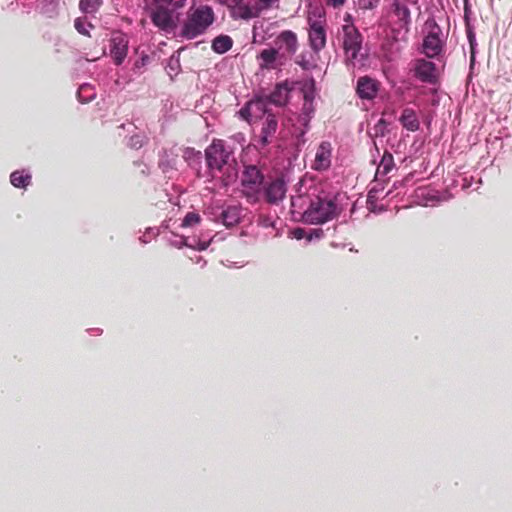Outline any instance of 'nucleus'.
I'll return each instance as SVG.
<instances>
[{
  "label": "nucleus",
  "instance_id": "393cba45",
  "mask_svg": "<svg viewBox=\"0 0 512 512\" xmlns=\"http://www.w3.org/2000/svg\"><path fill=\"white\" fill-rule=\"evenodd\" d=\"M11 184L17 188H26L31 182V175L24 171H14L10 176Z\"/></svg>",
  "mask_w": 512,
  "mask_h": 512
},
{
  "label": "nucleus",
  "instance_id": "a878e982",
  "mask_svg": "<svg viewBox=\"0 0 512 512\" xmlns=\"http://www.w3.org/2000/svg\"><path fill=\"white\" fill-rule=\"evenodd\" d=\"M303 98L304 100H314L316 94V82L314 78H309L304 81L302 86Z\"/></svg>",
  "mask_w": 512,
  "mask_h": 512
},
{
  "label": "nucleus",
  "instance_id": "2f4dec72",
  "mask_svg": "<svg viewBox=\"0 0 512 512\" xmlns=\"http://www.w3.org/2000/svg\"><path fill=\"white\" fill-rule=\"evenodd\" d=\"M201 220V217L199 214L194 212H189L186 214V216L183 219L182 226L183 227H190L198 224Z\"/></svg>",
  "mask_w": 512,
  "mask_h": 512
},
{
  "label": "nucleus",
  "instance_id": "c756f323",
  "mask_svg": "<svg viewBox=\"0 0 512 512\" xmlns=\"http://www.w3.org/2000/svg\"><path fill=\"white\" fill-rule=\"evenodd\" d=\"M381 0H357L356 5L358 9L367 11L376 9Z\"/></svg>",
  "mask_w": 512,
  "mask_h": 512
},
{
  "label": "nucleus",
  "instance_id": "bb28decb",
  "mask_svg": "<svg viewBox=\"0 0 512 512\" xmlns=\"http://www.w3.org/2000/svg\"><path fill=\"white\" fill-rule=\"evenodd\" d=\"M103 0H80L79 8L84 13H95L99 10Z\"/></svg>",
  "mask_w": 512,
  "mask_h": 512
},
{
  "label": "nucleus",
  "instance_id": "7ed1b4c3",
  "mask_svg": "<svg viewBox=\"0 0 512 512\" xmlns=\"http://www.w3.org/2000/svg\"><path fill=\"white\" fill-rule=\"evenodd\" d=\"M215 21L213 9L208 5L191 7L181 28V36L194 39L204 34Z\"/></svg>",
  "mask_w": 512,
  "mask_h": 512
},
{
  "label": "nucleus",
  "instance_id": "1a4fd4ad",
  "mask_svg": "<svg viewBox=\"0 0 512 512\" xmlns=\"http://www.w3.org/2000/svg\"><path fill=\"white\" fill-rule=\"evenodd\" d=\"M265 201L271 205L280 204L287 193V184L282 176L271 178L262 188Z\"/></svg>",
  "mask_w": 512,
  "mask_h": 512
},
{
  "label": "nucleus",
  "instance_id": "6e6552de",
  "mask_svg": "<svg viewBox=\"0 0 512 512\" xmlns=\"http://www.w3.org/2000/svg\"><path fill=\"white\" fill-rule=\"evenodd\" d=\"M316 12L318 13L317 19H313L311 15L308 16V40L313 52L319 53L326 47V20L319 9L313 11V14L316 15Z\"/></svg>",
  "mask_w": 512,
  "mask_h": 512
},
{
  "label": "nucleus",
  "instance_id": "423d86ee",
  "mask_svg": "<svg viewBox=\"0 0 512 512\" xmlns=\"http://www.w3.org/2000/svg\"><path fill=\"white\" fill-rule=\"evenodd\" d=\"M426 26L428 33L423 39L422 52L428 58H438L444 52L446 45L445 37L441 27L435 20H428Z\"/></svg>",
  "mask_w": 512,
  "mask_h": 512
},
{
  "label": "nucleus",
  "instance_id": "20e7f679",
  "mask_svg": "<svg viewBox=\"0 0 512 512\" xmlns=\"http://www.w3.org/2000/svg\"><path fill=\"white\" fill-rule=\"evenodd\" d=\"M264 183V175L256 165H247L241 177L242 194L250 203L259 201L261 186Z\"/></svg>",
  "mask_w": 512,
  "mask_h": 512
},
{
  "label": "nucleus",
  "instance_id": "4468645a",
  "mask_svg": "<svg viewBox=\"0 0 512 512\" xmlns=\"http://www.w3.org/2000/svg\"><path fill=\"white\" fill-rule=\"evenodd\" d=\"M332 150L333 148L330 142H321L317 148L312 169L316 171L328 170L331 166Z\"/></svg>",
  "mask_w": 512,
  "mask_h": 512
},
{
  "label": "nucleus",
  "instance_id": "9d476101",
  "mask_svg": "<svg viewBox=\"0 0 512 512\" xmlns=\"http://www.w3.org/2000/svg\"><path fill=\"white\" fill-rule=\"evenodd\" d=\"M274 45L281 57H292L299 48L298 36L292 30H283L275 37Z\"/></svg>",
  "mask_w": 512,
  "mask_h": 512
},
{
  "label": "nucleus",
  "instance_id": "473e14b6",
  "mask_svg": "<svg viewBox=\"0 0 512 512\" xmlns=\"http://www.w3.org/2000/svg\"><path fill=\"white\" fill-rule=\"evenodd\" d=\"M279 1L280 0H257V2L255 4L263 12V11L270 10V9H272L274 7H277Z\"/></svg>",
  "mask_w": 512,
  "mask_h": 512
},
{
  "label": "nucleus",
  "instance_id": "f8f14e48",
  "mask_svg": "<svg viewBox=\"0 0 512 512\" xmlns=\"http://www.w3.org/2000/svg\"><path fill=\"white\" fill-rule=\"evenodd\" d=\"M381 83L370 76H361L357 79L356 94L362 100H373L376 98Z\"/></svg>",
  "mask_w": 512,
  "mask_h": 512
},
{
  "label": "nucleus",
  "instance_id": "2eb2a0df",
  "mask_svg": "<svg viewBox=\"0 0 512 512\" xmlns=\"http://www.w3.org/2000/svg\"><path fill=\"white\" fill-rule=\"evenodd\" d=\"M128 41L123 35L114 36L111 39L110 55L116 65H120L127 56Z\"/></svg>",
  "mask_w": 512,
  "mask_h": 512
},
{
  "label": "nucleus",
  "instance_id": "ea45409f",
  "mask_svg": "<svg viewBox=\"0 0 512 512\" xmlns=\"http://www.w3.org/2000/svg\"><path fill=\"white\" fill-rule=\"evenodd\" d=\"M206 247H207V245H205V244H204V245L201 247V250H205V249H206Z\"/></svg>",
  "mask_w": 512,
  "mask_h": 512
},
{
  "label": "nucleus",
  "instance_id": "72a5a7b5",
  "mask_svg": "<svg viewBox=\"0 0 512 512\" xmlns=\"http://www.w3.org/2000/svg\"><path fill=\"white\" fill-rule=\"evenodd\" d=\"M315 108H314V100H304L302 112L306 116V120L308 121L311 116L314 114Z\"/></svg>",
  "mask_w": 512,
  "mask_h": 512
},
{
  "label": "nucleus",
  "instance_id": "4c0bfd02",
  "mask_svg": "<svg viewBox=\"0 0 512 512\" xmlns=\"http://www.w3.org/2000/svg\"><path fill=\"white\" fill-rule=\"evenodd\" d=\"M303 232H304V231H303L302 229H296L294 233H295V236H296L298 239H300V238L302 237Z\"/></svg>",
  "mask_w": 512,
  "mask_h": 512
},
{
  "label": "nucleus",
  "instance_id": "e433bc0d",
  "mask_svg": "<svg viewBox=\"0 0 512 512\" xmlns=\"http://www.w3.org/2000/svg\"><path fill=\"white\" fill-rule=\"evenodd\" d=\"M346 0H328L330 4H332L334 7H338L344 4Z\"/></svg>",
  "mask_w": 512,
  "mask_h": 512
},
{
  "label": "nucleus",
  "instance_id": "aec40b11",
  "mask_svg": "<svg viewBox=\"0 0 512 512\" xmlns=\"http://www.w3.org/2000/svg\"><path fill=\"white\" fill-rule=\"evenodd\" d=\"M241 217V210L237 206H228L220 214V220L226 227L236 225Z\"/></svg>",
  "mask_w": 512,
  "mask_h": 512
},
{
  "label": "nucleus",
  "instance_id": "6ab92c4d",
  "mask_svg": "<svg viewBox=\"0 0 512 512\" xmlns=\"http://www.w3.org/2000/svg\"><path fill=\"white\" fill-rule=\"evenodd\" d=\"M399 122L406 130L415 132L420 128V121L417 117L416 112L412 108L403 109Z\"/></svg>",
  "mask_w": 512,
  "mask_h": 512
},
{
  "label": "nucleus",
  "instance_id": "ddd939ff",
  "mask_svg": "<svg viewBox=\"0 0 512 512\" xmlns=\"http://www.w3.org/2000/svg\"><path fill=\"white\" fill-rule=\"evenodd\" d=\"M414 75L424 83L433 84L437 81L436 65L426 59H417L414 62Z\"/></svg>",
  "mask_w": 512,
  "mask_h": 512
},
{
  "label": "nucleus",
  "instance_id": "412c9836",
  "mask_svg": "<svg viewBox=\"0 0 512 512\" xmlns=\"http://www.w3.org/2000/svg\"><path fill=\"white\" fill-rule=\"evenodd\" d=\"M235 13L237 16L241 19L248 20L252 18H257L262 14V11L260 8L254 4V5H237V8L235 10Z\"/></svg>",
  "mask_w": 512,
  "mask_h": 512
},
{
  "label": "nucleus",
  "instance_id": "39448f33",
  "mask_svg": "<svg viewBox=\"0 0 512 512\" xmlns=\"http://www.w3.org/2000/svg\"><path fill=\"white\" fill-rule=\"evenodd\" d=\"M339 40L341 41L346 60L348 62L356 60L363 44V36L358 28L352 23L342 25L339 31Z\"/></svg>",
  "mask_w": 512,
  "mask_h": 512
},
{
  "label": "nucleus",
  "instance_id": "7c9ffc66",
  "mask_svg": "<svg viewBox=\"0 0 512 512\" xmlns=\"http://www.w3.org/2000/svg\"><path fill=\"white\" fill-rule=\"evenodd\" d=\"M75 29L82 35L89 36L88 28H91L92 25L87 23L84 18H77L74 22Z\"/></svg>",
  "mask_w": 512,
  "mask_h": 512
},
{
  "label": "nucleus",
  "instance_id": "f257e3e1",
  "mask_svg": "<svg viewBox=\"0 0 512 512\" xmlns=\"http://www.w3.org/2000/svg\"><path fill=\"white\" fill-rule=\"evenodd\" d=\"M298 192L291 197L292 213L298 214L305 224H324L336 216V203L326 195H320L317 187H310L305 193L301 189Z\"/></svg>",
  "mask_w": 512,
  "mask_h": 512
},
{
  "label": "nucleus",
  "instance_id": "c85d7f7f",
  "mask_svg": "<svg viewBox=\"0 0 512 512\" xmlns=\"http://www.w3.org/2000/svg\"><path fill=\"white\" fill-rule=\"evenodd\" d=\"M186 0H159V5L174 12L176 9L185 5Z\"/></svg>",
  "mask_w": 512,
  "mask_h": 512
},
{
  "label": "nucleus",
  "instance_id": "a211bd4d",
  "mask_svg": "<svg viewBox=\"0 0 512 512\" xmlns=\"http://www.w3.org/2000/svg\"><path fill=\"white\" fill-rule=\"evenodd\" d=\"M278 58H281V55L279 54V50H276L275 47L263 49L257 56L261 69L275 68V62Z\"/></svg>",
  "mask_w": 512,
  "mask_h": 512
},
{
  "label": "nucleus",
  "instance_id": "58836bf2",
  "mask_svg": "<svg viewBox=\"0 0 512 512\" xmlns=\"http://www.w3.org/2000/svg\"><path fill=\"white\" fill-rule=\"evenodd\" d=\"M235 5L240 4L243 0H232Z\"/></svg>",
  "mask_w": 512,
  "mask_h": 512
},
{
  "label": "nucleus",
  "instance_id": "f03ea898",
  "mask_svg": "<svg viewBox=\"0 0 512 512\" xmlns=\"http://www.w3.org/2000/svg\"><path fill=\"white\" fill-rule=\"evenodd\" d=\"M205 161L208 172L214 177L218 172L224 186L234 183L238 178V163L233 148L223 139H213L206 147Z\"/></svg>",
  "mask_w": 512,
  "mask_h": 512
},
{
  "label": "nucleus",
  "instance_id": "f3484780",
  "mask_svg": "<svg viewBox=\"0 0 512 512\" xmlns=\"http://www.w3.org/2000/svg\"><path fill=\"white\" fill-rule=\"evenodd\" d=\"M290 91L287 82L279 83L268 96V101L277 106H284L288 102Z\"/></svg>",
  "mask_w": 512,
  "mask_h": 512
},
{
  "label": "nucleus",
  "instance_id": "c9c22d12",
  "mask_svg": "<svg viewBox=\"0 0 512 512\" xmlns=\"http://www.w3.org/2000/svg\"><path fill=\"white\" fill-rule=\"evenodd\" d=\"M149 59H150V58H149V56H147V55H145V56L141 57V59H140V60L136 61V63H135V67H136V68H140V67H142V66L146 65V63L149 61Z\"/></svg>",
  "mask_w": 512,
  "mask_h": 512
},
{
  "label": "nucleus",
  "instance_id": "cd10ccee",
  "mask_svg": "<svg viewBox=\"0 0 512 512\" xmlns=\"http://www.w3.org/2000/svg\"><path fill=\"white\" fill-rule=\"evenodd\" d=\"M295 63L299 65L303 70H311L317 66L314 60L308 58L305 53L298 55L295 59Z\"/></svg>",
  "mask_w": 512,
  "mask_h": 512
},
{
  "label": "nucleus",
  "instance_id": "4be33fe9",
  "mask_svg": "<svg viewBox=\"0 0 512 512\" xmlns=\"http://www.w3.org/2000/svg\"><path fill=\"white\" fill-rule=\"evenodd\" d=\"M265 104L261 100L250 101L244 107H242L239 111L240 116L250 122L253 116L254 111H264Z\"/></svg>",
  "mask_w": 512,
  "mask_h": 512
},
{
  "label": "nucleus",
  "instance_id": "9b49d317",
  "mask_svg": "<svg viewBox=\"0 0 512 512\" xmlns=\"http://www.w3.org/2000/svg\"><path fill=\"white\" fill-rule=\"evenodd\" d=\"M263 112L265 118L262 123L261 132L256 144V147L258 149L265 148L268 144H270L273 141V138L278 128V121L275 115L266 111V109Z\"/></svg>",
  "mask_w": 512,
  "mask_h": 512
},
{
  "label": "nucleus",
  "instance_id": "5701e85b",
  "mask_svg": "<svg viewBox=\"0 0 512 512\" xmlns=\"http://www.w3.org/2000/svg\"><path fill=\"white\" fill-rule=\"evenodd\" d=\"M232 45H233V40L230 36L228 35H220V36H217L213 41H212V50L218 54H223L225 52H227L228 50H230L232 48Z\"/></svg>",
  "mask_w": 512,
  "mask_h": 512
},
{
  "label": "nucleus",
  "instance_id": "dca6fc26",
  "mask_svg": "<svg viewBox=\"0 0 512 512\" xmlns=\"http://www.w3.org/2000/svg\"><path fill=\"white\" fill-rule=\"evenodd\" d=\"M153 23L161 29H169L173 26V12L158 4L152 14Z\"/></svg>",
  "mask_w": 512,
  "mask_h": 512
},
{
  "label": "nucleus",
  "instance_id": "b1692460",
  "mask_svg": "<svg viewBox=\"0 0 512 512\" xmlns=\"http://www.w3.org/2000/svg\"><path fill=\"white\" fill-rule=\"evenodd\" d=\"M394 165L393 155L390 152L385 151L381 158L380 164L378 165L376 177L379 175H387L394 168Z\"/></svg>",
  "mask_w": 512,
  "mask_h": 512
},
{
  "label": "nucleus",
  "instance_id": "f704fd0d",
  "mask_svg": "<svg viewBox=\"0 0 512 512\" xmlns=\"http://www.w3.org/2000/svg\"><path fill=\"white\" fill-rule=\"evenodd\" d=\"M377 201V196H376V191L375 189H371L369 192H368V195H367V204H368V207H371L373 206Z\"/></svg>",
  "mask_w": 512,
  "mask_h": 512
},
{
  "label": "nucleus",
  "instance_id": "0eeeda50",
  "mask_svg": "<svg viewBox=\"0 0 512 512\" xmlns=\"http://www.w3.org/2000/svg\"><path fill=\"white\" fill-rule=\"evenodd\" d=\"M410 5L411 2L406 0H389L386 6L387 15L393 25L405 33L409 32L412 23Z\"/></svg>",
  "mask_w": 512,
  "mask_h": 512
}]
</instances>
